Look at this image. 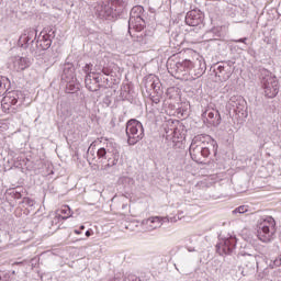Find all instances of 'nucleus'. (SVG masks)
<instances>
[{
    "label": "nucleus",
    "instance_id": "2",
    "mask_svg": "<svg viewBox=\"0 0 281 281\" xmlns=\"http://www.w3.org/2000/svg\"><path fill=\"white\" fill-rule=\"evenodd\" d=\"M214 144V140L209 135H198L195 136L189 147V153L193 161H201V157H210V147L207 144Z\"/></svg>",
    "mask_w": 281,
    "mask_h": 281
},
{
    "label": "nucleus",
    "instance_id": "26",
    "mask_svg": "<svg viewBox=\"0 0 281 281\" xmlns=\"http://www.w3.org/2000/svg\"><path fill=\"white\" fill-rule=\"evenodd\" d=\"M98 75L100 76V74H104V76H109V71L98 65L94 66V70L92 71V75Z\"/></svg>",
    "mask_w": 281,
    "mask_h": 281
},
{
    "label": "nucleus",
    "instance_id": "33",
    "mask_svg": "<svg viewBox=\"0 0 281 281\" xmlns=\"http://www.w3.org/2000/svg\"><path fill=\"white\" fill-rule=\"evenodd\" d=\"M188 251L192 252L194 251V248H188Z\"/></svg>",
    "mask_w": 281,
    "mask_h": 281
},
{
    "label": "nucleus",
    "instance_id": "22",
    "mask_svg": "<svg viewBox=\"0 0 281 281\" xmlns=\"http://www.w3.org/2000/svg\"><path fill=\"white\" fill-rule=\"evenodd\" d=\"M10 89V79L8 77L0 76V95H4Z\"/></svg>",
    "mask_w": 281,
    "mask_h": 281
},
{
    "label": "nucleus",
    "instance_id": "17",
    "mask_svg": "<svg viewBox=\"0 0 281 281\" xmlns=\"http://www.w3.org/2000/svg\"><path fill=\"white\" fill-rule=\"evenodd\" d=\"M34 38H36V30L31 29L20 36L19 45L27 47L30 43H34Z\"/></svg>",
    "mask_w": 281,
    "mask_h": 281
},
{
    "label": "nucleus",
    "instance_id": "7",
    "mask_svg": "<svg viewBox=\"0 0 281 281\" xmlns=\"http://www.w3.org/2000/svg\"><path fill=\"white\" fill-rule=\"evenodd\" d=\"M25 100V95H23V92L21 90H13L10 92H7L5 95L2 99L1 106L3 111H10L11 106H21Z\"/></svg>",
    "mask_w": 281,
    "mask_h": 281
},
{
    "label": "nucleus",
    "instance_id": "25",
    "mask_svg": "<svg viewBox=\"0 0 281 281\" xmlns=\"http://www.w3.org/2000/svg\"><path fill=\"white\" fill-rule=\"evenodd\" d=\"M247 212H249V206L248 205H241L236 207L233 211V214H247Z\"/></svg>",
    "mask_w": 281,
    "mask_h": 281
},
{
    "label": "nucleus",
    "instance_id": "6",
    "mask_svg": "<svg viewBox=\"0 0 281 281\" xmlns=\"http://www.w3.org/2000/svg\"><path fill=\"white\" fill-rule=\"evenodd\" d=\"M266 98H276L280 91V82L271 72H267L261 80Z\"/></svg>",
    "mask_w": 281,
    "mask_h": 281
},
{
    "label": "nucleus",
    "instance_id": "4",
    "mask_svg": "<svg viewBox=\"0 0 281 281\" xmlns=\"http://www.w3.org/2000/svg\"><path fill=\"white\" fill-rule=\"evenodd\" d=\"M126 136H127V144L130 146H135L138 142L144 139V125L142 122L132 119L126 124Z\"/></svg>",
    "mask_w": 281,
    "mask_h": 281
},
{
    "label": "nucleus",
    "instance_id": "23",
    "mask_svg": "<svg viewBox=\"0 0 281 281\" xmlns=\"http://www.w3.org/2000/svg\"><path fill=\"white\" fill-rule=\"evenodd\" d=\"M58 212L59 213H57V215L60 216L63 221H67V218H70L71 216V207H69L68 205L61 206Z\"/></svg>",
    "mask_w": 281,
    "mask_h": 281
},
{
    "label": "nucleus",
    "instance_id": "5",
    "mask_svg": "<svg viewBox=\"0 0 281 281\" xmlns=\"http://www.w3.org/2000/svg\"><path fill=\"white\" fill-rule=\"evenodd\" d=\"M144 27H146V21L144 20V7L136 5L130 13L128 30L142 32Z\"/></svg>",
    "mask_w": 281,
    "mask_h": 281
},
{
    "label": "nucleus",
    "instance_id": "1",
    "mask_svg": "<svg viewBox=\"0 0 281 281\" xmlns=\"http://www.w3.org/2000/svg\"><path fill=\"white\" fill-rule=\"evenodd\" d=\"M97 157L101 162V170H109L113 166H117L120 161V146L113 140H108L104 147L97 151Z\"/></svg>",
    "mask_w": 281,
    "mask_h": 281
},
{
    "label": "nucleus",
    "instance_id": "19",
    "mask_svg": "<svg viewBox=\"0 0 281 281\" xmlns=\"http://www.w3.org/2000/svg\"><path fill=\"white\" fill-rule=\"evenodd\" d=\"M209 124L212 126H221V113L217 110H207L204 112Z\"/></svg>",
    "mask_w": 281,
    "mask_h": 281
},
{
    "label": "nucleus",
    "instance_id": "14",
    "mask_svg": "<svg viewBox=\"0 0 281 281\" xmlns=\"http://www.w3.org/2000/svg\"><path fill=\"white\" fill-rule=\"evenodd\" d=\"M226 108L228 111H233V113H240L245 109V99L240 95H233L228 100Z\"/></svg>",
    "mask_w": 281,
    "mask_h": 281
},
{
    "label": "nucleus",
    "instance_id": "31",
    "mask_svg": "<svg viewBox=\"0 0 281 281\" xmlns=\"http://www.w3.org/2000/svg\"><path fill=\"white\" fill-rule=\"evenodd\" d=\"M75 234L80 235V234H82V231H80V229H75Z\"/></svg>",
    "mask_w": 281,
    "mask_h": 281
},
{
    "label": "nucleus",
    "instance_id": "15",
    "mask_svg": "<svg viewBox=\"0 0 281 281\" xmlns=\"http://www.w3.org/2000/svg\"><path fill=\"white\" fill-rule=\"evenodd\" d=\"M143 229L145 232H154V229H159L164 225V218L159 216L149 217L142 221Z\"/></svg>",
    "mask_w": 281,
    "mask_h": 281
},
{
    "label": "nucleus",
    "instance_id": "30",
    "mask_svg": "<svg viewBox=\"0 0 281 281\" xmlns=\"http://www.w3.org/2000/svg\"><path fill=\"white\" fill-rule=\"evenodd\" d=\"M235 43H244V44H246L247 43V37L235 40Z\"/></svg>",
    "mask_w": 281,
    "mask_h": 281
},
{
    "label": "nucleus",
    "instance_id": "20",
    "mask_svg": "<svg viewBox=\"0 0 281 281\" xmlns=\"http://www.w3.org/2000/svg\"><path fill=\"white\" fill-rule=\"evenodd\" d=\"M216 76L223 80L232 78V66L229 64H220L216 69Z\"/></svg>",
    "mask_w": 281,
    "mask_h": 281
},
{
    "label": "nucleus",
    "instance_id": "32",
    "mask_svg": "<svg viewBox=\"0 0 281 281\" xmlns=\"http://www.w3.org/2000/svg\"><path fill=\"white\" fill-rule=\"evenodd\" d=\"M86 236H87V238H89V236H91V231H87Z\"/></svg>",
    "mask_w": 281,
    "mask_h": 281
},
{
    "label": "nucleus",
    "instance_id": "35",
    "mask_svg": "<svg viewBox=\"0 0 281 281\" xmlns=\"http://www.w3.org/2000/svg\"><path fill=\"white\" fill-rule=\"evenodd\" d=\"M92 81L89 82V87H93V85H91Z\"/></svg>",
    "mask_w": 281,
    "mask_h": 281
},
{
    "label": "nucleus",
    "instance_id": "27",
    "mask_svg": "<svg viewBox=\"0 0 281 281\" xmlns=\"http://www.w3.org/2000/svg\"><path fill=\"white\" fill-rule=\"evenodd\" d=\"M67 89L68 91H71L72 93L78 91L79 87L74 85V82H67Z\"/></svg>",
    "mask_w": 281,
    "mask_h": 281
},
{
    "label": "nucleus",
    "instance_id": "10",
    "mask_svg": "<svg viewBox=\"0 0 281 281\" xmlns=\"http://www.w3.org/2000/svg\"><path fill=\"white\" fill-rule=\"evenodd\" d=\"M194 67H201V60L196 59L195 61H191L189 59H184L176 63L173 69L176 74L186 76L187 74H190Z\"/></svg>",
    "mask_w": 281,
    "mask_h": 281
},
{
    "label": "nucleus",
    "instance_id": "28",
    "mask_svg": "<svg viewBox=\"0 0 281 281\" xmlns=\"http://www.w3.org/2000/svg\"><path fill=\"white\" fill-rule=\"evenodd\" d=\"M61 215H58V214H56L54 217H53V220H52V225H58V223H60V217Z\"/></svg>",
    "mask_w": 281,
    "mask_h": 281
},
{
    "label": "nucleus",
    "instance_id": "21",
    "mask_svg": "<svg viewBox=\"0 0 281 281\" xmlns=\"http://www.w3.org/2000/svg\"><path fill=\"white\" fill-rule=\"evenodd\" d=\"M91 67H93V65L91 64H86V66L83 67V71L86 72V87L89 91H98V86L95 87H91L89 86V82H91V75L93 74Z\"/></svg>",
    "mask_w": 281,
    "mask_h": 281
},
{
    "label": "nucleus",
    "instance_id": "8",
    "mask_svg": "<svg viewBox=\"0 0 281 281\" xmlns=\"http://www.w3.org/2000/svg\"><path fill=\"white\" fill-rule=\"evenodd\" d=\"M55 34H54V30L46 27L44 29L40 35L37 36L36 40V47L37 49H49V47H52V40L54 38Z\"/></svg>",
    "mask_w": 281,
    "mask_h": 281
},
{
    "label": "nucleus",
    "instance_id": "29",
    "mask_svg": "<svg viewBox=\"0 0 281 281\" xmlns=\"http://www.w3.org/2000/svg\"><path fill=\"white\" fill-rule=\"evenodd\" d=\"M94 80V85L91 87H98V89H100V77H93Z\"/></svg>",
    "mask_w": 281,
    "mask_h": 281
},
{
    "label": "nucleus",
    "instance_id": "12",
    "mask_svg": "<svg viewBox=\"0 0 281 281\" xmlns=\"http://www.w3.org/2000/svg\"><path fill=\"white\" fill-rule=\"evenodd\" d=\"M9 65L13 71H24V69L30 67L31 61L27 57L14 56L10 58Z\"/></svg>",
    "mask_w": 281,
    "mask_h": 281
},
{
    "label": "nucleus",
    "instance_id": "3",
    "mask_svg": "<svg viewBox=\"0 0 281 281\" xmlns=\"http://www.w3.org/2000/svg\"><path fill=\"white\" fill-rule=\"evenodd\" d=\"M276 220L271 216L261 217L258 222L257 237L261 243H271L276 238Z\"/></svg>",
    "mask_w": 281,
    "mask_h": 281
},
{
    "label": "nucleus",
    "instance_id": "18",
    "mask_svg": "<svg viewBox=\"0 0 281 281\" xmlns=\"http://www.w3.org/2000/svg\"><path fill=\"white\" fill-rule=\"evenodd\" d=\"M144 85L145 89H148L149 91H159L160 81L157 76L149 75L145 77Z\"/></svg>",
    "mask_w": 281,
    "mask_h": 281
},
{
    "label": "nucleus",
    "instance_id": "34",
    "mask_svg": "<svg viewBox=\"0 0 281 281\" xmlns=\"http://www.w3.org/2000/svg\"><path fill=\"white\" fill-rule=\"evenodd\" d=\"M82 229H85V225H81V226H80V231H82Z\"/></svg>",
    "mask_w": 281,
    "mask_h": 281
},
{
    "label": "nucleus",
    "instance_id": "16",
    "mask_svg": "<svg viewBox=\"0 0 281 281\" xmlns=\"http://www.w3.org/2000/svg\"><path fill=\"white\" fill-rule=\"evenodd\" d=\"M61 80L65 82H74L76 80V67L74 64H65Z\"/></svg>",
    "mask_w": 281,
    "mask_h": 281
},
{
    "label": "nucleus",
    "instance_id": "11",
    "mask_svg": "<svg viewBox=\"0 0 281 281\" xmlns=\"http://www.w3.org/2000/svg\"><path fill=\"white\" fill-rule=\"evenodd\" d=\"M95 14L100 19H113L115 16V10H113V3L109 0H103L95 9Z\"/></svg>",
    "mask_w": 281,
    "mask_h": 281
},
{
    "label": "nucleus",
    "instance_id": "13",
    "mask_svg": "<svg viewBox=\"0 0 281 281\" xmlns=\"http://www.w3.org/2000/svg\"><path fill=\"white\" fill-rule=\"evenodd\" d=\"M186 23L191 27H196L203 23V12L200 10H191L186 15Z\"/></svg>",
    "mask_w": 281,
    "mask_h": 281
},
{
    "label": "nucleus",
    "instance_id": "9",
    "mask_svg": "<svg viewBox=\"0 0 281 281\" xmlns=\"http://www.w3.org/2000/svg\"><path fill=\"white\" fill-rule=\"evenodd\" d=\"M237 243L238 240L234 236L224 239L216 245L217 254H220V256H229V254H234Z\"/></svg>",
    "mask_w": 281,
    "mask_h": 281
},
{
    "label": "nucleus",
    "instance_id": "24",
    "mask_svg": "<svg viewBox=\"0 0 281 281\" xmlns=\"http://www.w3.org/2000/svg\"><path fill=\"white\" fill-rule=\"evenodd\" d=\"M247 260H248V263L246 265V267L255 271L256 267H258V260L256 259V256L248 255Z\"/></svg>",
    "mask_w": 281,
    "mask_h": 281
}]
</instances>
